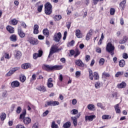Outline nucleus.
Returning a JSON list of instances; mask_svg holds the SVG:
<instances>
[{
  "mask_svg": "<svg viewBox=\"0 0 128 128\" xmlns=\"http://www.w3.org/2000/svg\"><path fill=\"white\" fill-rule=\"evenodd\" d=\"M43 70H46V72H52V70H60L62 68V66H50L48 64H44L42 66Z\"/></svg>",
  "mask_w": 128,
  "mask_h": 128,
  "instance_id": "nucleus-1",
  "label": "nucleus"
},
{
  "mask_svg": "<svg viewBox=\"0 0 128 128\" xmlns=\"http://www.w3.org/2000/svg\"><path fill=\"white\" fill-rule=\"evenodd\" d=\"M26 110H24L22 114H20V119L24 120L23 122L25 124H30L32 120L28 117L25 118L24 116H26Z\"/></svg>",
  "mask_w": 128,
  "mask_h": 128,
  "instance_id": "nucleus-2",
  "label": "nucleus"
},
{
  "mask_svg": "<svg viewBox=\"0 0 128 128\" xmlns=\"http://www.w3.org/2000/svg\"><path fill=\"white\" fill-rule=\"evenodd\" d=\"M62 50V48H58V45H52L50 49V54L48 56V58H50V56H52L54 54H56V52H60Z\"/></svg>",
  "mask_w": 128,
  "mask_h": 128,
  "instance_id": "nucleus-3",
  "label": "nucleus"
},
{
  "mask_svg": "<svg viewBox=\"0 0 128 128\" xmlns=\"http://www.w3.org/2000/svg\"><path fill=\"white\" fill-rule=\"evenodd\" d=\"M52 4L50 3V2H48L45 4V14L48 16H50L52 12Z\"/></svg>",
  "mask_w": 128,
  "mask_h": 128,
  "instance_id": "nucleus-4",
  "label": "nucleus"
},
{
  "mask_svg": "<svg viewBox=\"0 0 128 128\" xmlns=\"http://www.w3.org/2000/svg\"><path fill=\"white\" fill-rule=\"evenodd\" d=\"M106 50L112 56L114 54V46H112V44L110 42H108V44L106 48Z\"/></svg>",
  "mask_w": 128,
  "mask_h": 128,
  "instance_id": "nucleus-5",
  "label": "nucleus"
},
{
  "mask_svg": "<svg viewBox=\"0 0 128 128\" xmlns=\"http://www.w3.org/2000/svg\"><path fill=\"white\" fill-rule=\"evenodd\" d=\"M28 40L31 44H33V46L38 44V39H36L32 37L28 38Z\"/></svg>",
  "mask_w": 128,
  "mask_h": 128,
  "instance_id": "nucleus-6",
  "label": "nucleus"
},
{
  "mask_svg": "<svg viewBox=\"0 0 128 128\" xmlns=\"http://www.w3.org/2000/svg\"><path fill=\"white\" fill-rule=\"evenodd\" d=\"M60 40H62V33H60V32L56 33L54 36V40L56 42H59Z\"/></svg>",
  "mask_w": 128,
  "mask_h": 128,
  "instance_id": "nucleus-7",
  "label": "nucleus"
},
{
  "mask_svg": "<svg viewBox=\"0 0 128 128\" xmlns=\"http://www.w3.org/2000/svg\"><path fill=\"white\" fill-rule=\"evenodd\" d=\"M42 56V50H39L38 51V53H34L33 54V58L34 60H36L38 58H40Z\"/></svg>",
  "mask_w": 128,
  "mask_h": 128,
  "instance_id": "nucleus-8",
  "label": "nucleus"
},
{
  "mask_svg": "<svg viewBox=\"0 0 128 128\" xmlns=\"http://www.w3.org/2000/svg\"><path fill=\"white\" fill-rule=\"evenodd\" d=\"M75 64L78 66H80L81 68H84V62H82V61L80 60H75Z\"/></svg>",
  "mask_w": 128,
  "mask_h": 128,
  "instance_id": "nucleus-9",
  "label": "nucleus"
},
{
  "mask_svg": "<svg viewBox=\"0 0 128 128\" xmlns=\"http://www.w3.org/2000/svg\"><path fill=\"white\" fill-rule=\"evenodd\" d=\"M96 118V116L94 115H91L90 116H85V120L86 122L87 120H89L90 122H92Z\"/></svg>",
  "mask_w": 128,
  "mask_h": 128,
  "instance_id": "nucleus-10",
  "label": "nucleus"
},
{
  "mask_svg": "<svg viewBox=\"0 0 128 128\" xmlns=\"http://www.w3.org/2000/svg\"><path fill=\"white\" fill-rule=\"evenodd\" d=\"M20 82H18V81L16 80L12 82L11 86L13 88H18V86H20Z\"/></svg>",
  "mask_w": 128,
  "mask_h": 128,
  "instance_id": "nucleus-11",
  "label": "nucleus"
},
{
  "mask_svg": "<svg viewBox=\"0 0 128 128\" xmlns=\"http://www.w3.org/2000/svg\"><path fill=\"white\" fill-rule=\"evenodd\" d=\"M52 82L53 80L52 78H49L48 80L47 86H48L50 88L54 86V84L52 83Z\"/></svg>",
  "mask_w": 128,
  "mask_h": 128,
  "instance_id": "nucleus-12",
  "label": "nucleus"
},
{
  "mask_svg": "<svg viewBox=\"0 0 128 128\" xmlns=\"http://www.w3.org/2000/svg\"><path fill=\"white\" fill-rule=\"evenodd\" d=\"M14 57L16 60H20L22 58V52L20 50L16 51L14 54Z\"/></svg>",
  "mask_w": 128,
  "mask_h": 128,
  "instance_id": "nucleus-13",
  "label": "nucleus"
},
{
  "mask_svg": "<svg viewBox=\"0 0 128 128\" xmlns=\"http://www.w3.org/2000/svg\"><path fill=\"white\" fill-rule=\"evenodd\" d=\"M40 92H46V88H45L44 86L42 85H40L38 86V88H36Z\"/></svg>",
  "mask_w": 128,
  "mask_h": 128,
  "instance_id": "nucleus-14",
  "label": "nucleus"
},
{
  "mask_svg": "<svg viewBox=\"0 0 128 128\" xmlns=\"http://www.w3.org/2000/svg\"><path fill=\"white\" fill-rule=\"evenodd\" d=\"M18 34L20 36V38H23L26 36V34L20 28H18Z\"/></svg>",
  "mask_w": 128,
  "mask_h": 128,
  "instance_id": "nucleus-15",
  "label": "nucleus"
},
{
  "mask_svg": "<svg viewBox=\"0 0 128 128\" xmlns=\"http://www.w3.org/2000/svg\"><path fill=\"white\" fill-rule=\"evenodd\" d=\"M76 36L78 38H82V34L80 32V30H76Z\"/></svg>",
  "mask_w": 128,
  "mask_h": 128,
  "instance_id": "nucleus-16",
  "label": "nucleus"
},
{
  "mask_svg": "<svg viewBox=\"0 0 128 128\" xmlns=\"http://www.w3.org/2000/svg\"><path fill=\"white\" fill-rule=\"evenodd\" d=\"M126 4V0H124L120 4V8H122V10H124Z\"/></svg>",
  "mask_w": 128,
  "mask_h": 128,
  "instance_id": "nucleus-17",
  "label": "nucleus"
},
{
  "mask_svg": "<svg viewBox=\"0 0 128 128\" xmlns=\"http://www.w3.org/2000/svg\"><path fill=\"white\" fill-rule=\"evenodd\" d=\"M6 30L10 34H14V28L12 27V26H7Z\"/></svg>",
  "mask_w": 128,
  "mask_h": 128,
  "instance_id": "nucleus-18",
  "label": "nucleus"
},
{
  "mask_svg": "<svg viewBox=\"0 0 128 128\" xmlns=\"http://www.w3.org/2000/svg\"><path fill=\"white\" fill-rule=\"evenodd\" d=\"M71 120L73 122L74 126H78V118L76 117H72Z\"/></svg>",
  "mask_w": 128,
  "mask_h": 128,
  "instance_id": "nucleus-19",
  "label": "nucleus"
},
{
  "mask_svg": "<svg viewBox=\"0 0 128 128\" xmlns=\"http://www.w3.org/2000/svg\"><path fill=\"white\" fill-rule=\"evenodd\" d=\"M126 86V83L124 82L118 84V88H124Z\"/></svg>",
  "mask_w": 128,
  "mask_h": 128,
  "instance_id": "nucleus-20",
  "label": "nucleus"
},
{
  "mask_svg": "<svg viewBox=\"0 0 128 128\" xmlns=\"http://www.w3.org/2000/svg\"><path fill=\"white\" fill-rule=\"evenodd\" d=\"M38 25L35 24L34 26V34H38Z\"/></svg>",
  "mask_w": 128,
  "mask_h": 128,
  "instance_id": "nucleus-21",
  "label": "nucleus"
},
{
  "mask_svg": "<svg viewBox=\"0 0 128 128\" xmlns=\"http://www.w3.org/2000/svg\"><path fill=\"white\" fill-rule=\"evenodd\" d=\"M22 68L24 70H28V68H30V64L28 63H26L22 65Z\"/></svg>",
  "mask_w": 128,
  "mask_h": 128,
  "instance_id": "nucleus-22",
  "label": "nucleus"
},
{
  "mask_svg": "<svg viewBox=\"0 0 128 128\" xmlns=\"http://www.w3.org/2000/svg\"><path fill=\"white\" fill-rule=\"evenodd\" d=\"M116 114H120V109L119 104H117L114 106Z\"/></svg>",
  "mask_w": 128,
  "mask_h": 128,
  "instance_id": "nucleus-23",
  "label": "nucleus"
},
{
  "mask_svg": "<svg viewBox=\"0 0 128 128\" xmlns=\"http://www.w3.org/2000/svg\"><path fill=\"white\" fill-rule=\"evenodd\" d=\"M88 72H89L90 79L91 80H94V74H92V70L90 68H89Z\"/></svg>",
  "mask_w": 128,
  "mask_h": 128,
  "instance_id": "nucleus-24",
  "label": "nucleus"
},
{
  "mask_svg": "<svg viewBox=\"0 0 128 128\" xmlns=\"http://www.w3.org/2000/svg\"><path fill=\"white\" fill-rule=\"evenodd\" d=\"M70 126H72V124L70 122H68L64 124L63 128H70Z\"/></svg>",
  "mask_w": 128,
  "mask_h": 128,
  "instance_id": "nucleus-25",
  "label": "nucleus"
},
{
  "mask_svg": "<svg viewBox=\"0 0 128 128\" xmlns=\"http://www.w3.org/2000/svg\"><path fill=\"white\" fill-rule=\"evenodd\" d=\"M124 64H126L124 60H122L119 61V66H120V68H124Z\"/></svg>",
  "mask_w": 128,
  "mask_h": 128,
  "instance_id": "nucleus-26",
  "label": "nucleus"
},
{
  "mask_svg": "<svg viewBox=\"0 0 128 128\" xmlns=\"http://www.w3.org/2000/svg\"><path fill=\"white\" fill-rule=\"evenodd\" d=\"M6 118V114L4 112H2L0 116L1 120H4Z\"/></svg>",
  "mask_w": 128,
  "mask_h": 128,
  "instance_id": "nucleus-27",
  "label": "nucleus"
},
{
  "mask_svg": "<svg viewBox=\"0 0 128 128\" xmlns=\"http://www.w3.org/2000/svg\"><path fill=\"white\" fill-rule=\"evenodd\" d=\"M10 40L12 42H16L17 40L16 35L12 34L10 37Z\"/></svg>",
  "mask_w": 128,
  "mask_h": 128,
  "instance_id": "nucleus-28",
  "label": "nucleus"
},
{
  "mask_svg": "<svg viewBox=\"0 0 128 128\" xmlns=\"http://www.w3.org/2000/svg\"><path fill=\"white\" fill-rule=\"evenodd\" d=\"M52 102L53 100H50V101H48L46 102V104H45L44 107L45 108H48V106H52Z\"/></svg>",
  "mask_w": 128,
  "mask_h": 128,
  "instance_id": "nucleus-29",
  "label": "nucleus"
},
{
  "mask_svg": "<svg viewBox=\"0 0 128 128\" xmlns=\"http://www.w3.org/2000/svg\"><path fill=\"white\" fill-rule=\"evenodd\" d=\"M91 32H92V30H90V32L87 34L86 36V40H90V36H92V34Z\"/></svg>",
  "mask_w": 128,
  "mask_h": 128,
  "instance_id": "nucleus-30",
  "label": "nucleus"
},
{
  "mask_svg": "<svg viewBox=\"0 0 128 128\" xmlns=\"http://www.w3.org/2000/svg\"><path fill=\"white\" fill-rule=\"evenodd\" d=\"M94 104H90L88 106V108L90 110H94Z\"/></svg>",
  "mask_w": 128,
  "mask_h": 128,
  "instance_id": "nucleus-31",
  "label": "nucleus"
},
{
  "mask_svg": "<svg viewBox=\"0 0 128 128\" xmlns=\"http://www.w3.org/2000/svg\"><path fill=\"white\" fill-rule=\"evenodd\" d=\"M43 34L44 36H46V38H48L50 34V32H48V29L43 30Z\"/></svg>",
  "mask_w": 128,
  "mask_h": 128,
  "instance_id": "nucleus-32",
  "label": "nucleus"
},
{
  "mask_svg": "<svg viewBox=\"0 0 128 128\" xmlns=\"http://www.w3.org/2000/svg\"><path fill=\"white\" fill-rule=\"evenodd\" d=\"M20 82H26V76H24V75H22L20 78Z\"/></svg>",
  "mask_w": 128,
  "mask_h": 128,
  "instance_id": "nucleus-33",
  "label": "nucleus"
},
{
  "mask_svg": "<svg viewBox=\"0 0 128 128\" xmlns=\"http://www.w3.org/2000/svg\"><path fill=\"white\" fill-rule=\"evenodd\" d=\"M124 74V72H118L115 74L116 78H118L120 76H122Z\"/></svg>",
  "mask_w": 128,
  "mask_h": 128,
  "instance_id": "nucleus-34",
  "label": "nucleus"
},
{
  "mask_svg": "<svg viewBox=\"0 0 128 128\" xmlns=\"http://www.w3.org/2000/svg\"><path fill=\"white\" fill-rule=\"evenodd\" d=\"M52 128H58V126L56 124V122L54 121L52 122L51 126Z\"/></svg>",
  "mask_w": 128,
  "mask_h": 128,
  "instance_id": "nucleus-35",
  "label": "nucleus"
},
{
  "mask_svg": "<svg viewBox=\"0 0 128 128\" xmlns=\"http://www.w3.org/2000/svg\"><path fill=\"white\" fill-rule=\"evenodd\" d=\"M94 80H98V78H100V76H98V74L96 72H94Z\"/></svg>",
  "mask_w": 128,
  "mask_h": 128,
  "instance_id": "nucleus-36",
  "label": "nucleus"
},
{
  "mask_svg": "<svg viewBox=\"0 0 128 128\" xmlns=\"http://www.w3.org/2000/svg\"><path fill=\"white\" fill-rule=\"evenodd\" d=\"M78 112V110L76 109H73L71 110V114H77Z\"/></svg>",
  "mask_w": 128,
  "mask_h": 128,
  "instance_id": "nucleus-37",
  "label": "nucleus"
},
{
  "mask_svg": "<svg viewBox=\"0 0 128 128\" xmlns=\"http://www.w3.org/2000/svg\"><path fill=\"white\" fill-rule=\"evenodd\" d=\"M128 41V38L125 37L123 38V40H120V44H124V42H126Z\"/></svg>",
  "mask_w": 128,
  "mask_h": 128,
  "instance_id": "nucleus-38",
  "label": "nucleus"
},
{
  "mask_svg": "<svg viewBox=\"0 0 128 128\" xmlns=\"http://www.w3.org/2000/svg\"><path fill=\"white\" fill-rule=\"evenodd\" d=\"M11 22L14 26H16L18 24V20L14 18L11 20Z\"/></svg>",
  "mask_w": 128,
  "mask_h": 128,
  "instance_id": "nucleus-39",
  "label": "nucleus"
},
{
  "mask_svg": "<svg viewBox=\"0 0 128 128\" xmlns=\"http://www.w3.org/2000/svg\"><path fill=\"white\" fill-rule=\"evenodd\" d=\"M112 117L108 115H104L102 116V120H108V118H111Z\"/></svg>",
  "mask_w": 128,
  "mask_h": 128,
  "instance_id": "nucleus-40",
  "label": "nucleus"
},
{
  "mask_svg": "<svg viewBox=\"0 0 128 128\" xmlns=\"http://www.w3.org/2000/svg\"><path fill=\"white\" fill-rule=\"evenodd\" d=\"M20 70V67L14 68L11 70V72L12 73L14 74V72H16V70Z\"/></svg>",
  "mask_w": 128,
  "mask_h": 128,
  "instance_id": "nucleus-41",
  "label": "nucleus"
},
{
  "mask_svg": "<svg viewBox=\"0 0 128 128\" xmlns=\"http://www.w3.org/2000/svg\"><path fill=\"white\" fill-rule=\"evenodd\" d=\"M54 18L56 20H60L62 18V16L56 15L54 16Z\"/></svg>",
  "mask_w": 128,
  "mask_h": 128,
  "instance_id": "nucleus-42",
  "label": "nucleus"
},
{
  "mask_svg": "<svg viewBox=\"0 0 128 128\" xmlns=\"http://www.w3.org/2000/svg\"><path fill=\"white\" fill-rule=\"evenodd\" d=\"M114 12H116V10L114 8H111L110 9V14H111V16H114Z\"/></svg>",
  "mask_w": 128,
  "mask_h": 128,
  "instance_id": "nucleus-43",
  "label": "nucleus"
},
{
  "mask_svg": "<svg viewBox=\"0 0 128 128\" xmlns=\"http://www.w3.org/2000/svg\"><path fill=\"white\" fill-rule=\"evenodd\" d=\"M99 64L100 66H102L104 64V59L102 58L99 60Z\"/></svg>",
  "mask_w": 128,
  "mask_h": 128,
  "instance_id": "nucleus-44",
  "label": "nucleus"
},
{
  "mask_svg": "<svg viewBox=\"0 0 128 128\" xmlns=\"http://www.w3.org/2000/svg\"><path fill=\"white\" fill-rule=\"evenodd\" d=\"M95 88H100V82H96L95 83Z\"/></svg>",
  "mask_w": 128,
  "mask_h": 128,
  "instance_id": "nucleus-45",
  "label": "nucleus"
},
{
  "mask_svg": "<svg viewBox=\"0 0 128 128\" xmlns=\"http://www.w3.org/2000/svg\"><path fill=\"white\" fill-rule=\"evenodd\" d=\"M12 74H14L12 73V70H10L6 74V76H12Z\"/></svg>",
  "mask_w": 128,
  "mask_h": 128,
  "instance_id": "nucleus-46",
  "label": "nucleus"
},
{
  "mask_svg": "<svg viewBox=\"0 0 128 128\" xmlns=\"http://www.w3.org/2000/svg\"><path fill=\"white\" fill-rule=\"evenodd\" d=\"M60 104V102L58 101H52V106H58Z\"/></svg>",
  "mask_w": 128,
  "mask_h": 128,
  "instance_id": "nucleus-47",
  "label": "nucleus"
},
{
  "mask_svg": "<svg viewBox=\"0 0 128 128\" xmlns=\"http://www.w3.org/2000/svg\"><path fill=\"white\" fill-rule=\"evenodd\" d=\"M80 52L78 50L76 49V50L74 58H76V56H80Z\"/></svg>",
  "mask_w": 128,
  "mask_h": 128,
  "instance_id": "nucleus-48",
  "label": "nucleus"
},
{
  "mask_svg": "<svg viewBox=\"0 0 128 128\" xmlns=\"http://www.w3.org/2000/svg\"><path fill=\"white\" fill-rule=\"evenodd\" d=\"M44 6L41 5L40 6H38V10L39 12H42V8Z\"/></svg>",
  "mask_w": 128,
  "mask_h": 128,
  "instance_id": "nucleus-49",
  "label": "nucleus"
},
{
  "mask_svg": "<svg viewBox=\"0 0 128 128\" xmlns=\"http://www.w3.org/2000/svg\"><path fill=\"white\" fill-rule=\"evenodd\" d=\"M102 76H104V78H109L110 74L108 73L104 72L102 74Z\"/></svg>",
  "mask_w": 128,
  "mask_h": 128,
  "instance_id": "nucleus-50",
  "label": "nucleus"
},
{
  "mask_svg": "<svg viewBox=\"0 0 128 128\" xmlns=\"http://www.w3.org/2000/svg\"><path fill=\"white\" fill-rule=\"evenodd\" d=\"M76 78H78L80 76V71H76L75 73Z\"/></svg>",
  "mask_w": 128,
  "mask_h": 128,
  "instance_id": "nucleus-51",
  "label": "nucleus"
},
{
  "mask_svg": "<svg viewBox=\"0 0 128 128\" xmlns=\"http://www.w3.org/2000/svg\"><path fill=\"white\" fill-rule=\"evenodd\" d=\"M96 52H98V54H101L102 53V49L100 48V47H97L96 48Z\"/></svg>",
  "mask_w": 128,
  "mask_h": 128,
  "instance_id": "nucleus-52",
  "label": "nucleus"
},
{
  "mask_svg": "<svg viewBox=\"0 0 128 128\" xmlns=\"http://www.w3.org/2000/svg\"><path fill=\"white\" fill-rule=\"evenodd\" d=\"M97 106H98V108H104V106H102V104L101 102H98L97 103Z\"/></svg>",
  "mask_w": 128,
  "mask_h": 128,
  "instance_id": "nucleus-53",
  "label": "nucleus"
},
{
  "mask_svg": "<svg viewBox=\"0 0 128 128\" xmlns=\"http://www.w3.org/2000/svg\"><path fill=\"white\" fill-rule=\"evenodd\" d=\"M122 58H125V60H126L127 58H128V54L124 53L122 54Z\"/></svg>",
  "mask_w": 128,
  "mask_h": 128,
  "instance_id": "nucleus-54",
  "label": "nucleus"
},
{
  "mask_svg": "<svg viewBox=\"0 0 128 128\" xmlns=\"http://www.w3.org/2000/svg\"><path fill=\"white\" fill-rule=\"evenodd\" d=\"M48 110H46V111H45L44 113H43V116H48Z\"/></svg>",
  "mask_w": 128,
  "mask_h": 128,
  "instance_id": "nucleus-55",
  "label": "nucleus"
},
{
  "mask_svg": "<svg viewBox=\"0 0 128 128\" xmlns=\"http://www.w3.org/2000/svg\"><path fill=\"white\" fill-rule=\"evenodd\" d=\"M20 112H22V108H20V107H18L16 112H17V114H20Z\"/></svg>",
  "mask_w": 128,
  "mask_h": 128,
  "instance_id": "nucleus-56",
  "label": "nucleus"
},
{
  "mask_svg": "<svg viewBox=\"0 0 128 128\" xmlns=\"http://www.w3.org/2000/svg\"><path fill=\"white\" fill-rule=\"evenodd\" d=\"M86 62H88V60H90V56H88V55H86V58H85Z\"/></svg>",
  "mask_w": 128,
  "mask_h": 128,
  "instance_id": "nucleus-57",
  "label": "nucleus"
},
{
  "mask_svg": "<svg viewBox=\"0 0 128 128\" xmlns=\"http://www.w3.org/2000/svg\"><path fill=\"white\" fill-rule=\"evenodd\" d=\"M70 22H68L66 23V26H67L68 30H70Z\"/></svg>",
  "mask_w": 128,
  "mask_h": 128,
  "instance_id": "nucleus-58",
  "label": "nucleus"
},
{
  "mask_svg": "<svg viewBox=\"0 0 128 128\" xmlns=\"http://www.w3.org/2000/svg\"><path fill=\"white\" fill-rule=\"evenodd\" d=\"M76 102H78V101H76V99H74L72 100V104H73V106H76Z\"/></svg>",
  "mask_w": 128,
  "mask_h": 128,
  "instance_id": "nucleus-59",
  "label": "nucleus"
},
{
  "mask_svg": "<svg viewBox=\"0 0 128 128\" xmlns=\"http://www.w3.org/2000/svg\"><path fill=\"white\" fill-rule=\"evenodd\" d=\"M5 58H7L8 60H10V54H5Z\"/></svg>",
  "mask_w": 128,
  "mask_h": 128,
  "instance_id": "nucleus-60",
  "label": "nucleus"
},
{
  "mask_svg": "<svg viewBox=\"0 0 128 128\" xmlns=\"http://www.w3.org/2000/svg\"><path fill=\"white\" fill-rule=\"evenodd\" d=\"M68 32H65L64 34V37H63V40H66V34Z\"/></svg>",
  "mask_w": 128,
  "mask_h": 128,
  "instance_id": "nucleus-61",
  "label": "nucleus"
},
{
  "mask_svg": "<svg viewBox=\"0 0 128 128\" xmlns=\"http://www.w3.org/2000/svg\"><path fill=\"white\" fill-rule=\"evenodd\" d=\"M16 128H24V126L22 124H18L16 126Z\"/></svg>",
  "mask_w": 128,
  "mask_h": 128,
  "instance_id": "nucleus-62",
  "label": "nucleus"
},
{
  "mask_svg": "<svg viewBox=\"0 0 128 128\" xmlns=\"http://www.w3.org/2000/svg\"><path fill=\"white\" fill-rule=\"evenodd\" d=\"M32 128H38V124L37 123H35L33 125Z\"/></svg>",
  "mask_w": 128,
  "mask_h": 128,
  "instance_id": "nucleus-63",
  "label": "nucleus"
},
{
  "mask_svg": "<svg viewBox=\"0 0 128 128\" xmlns=\"http://www.w3.org/2000/svg\"><path fill=\"white\" fill-rule=\"evenodd\" d=\"M38 40H44V37L42 35H39L38 36Z\"/></svg>",
  "mask_w": 128,
  "mask_h": 128,
  "instance_id": "nucleus-64",
  "label": "nucleus"
}]
</instances>
